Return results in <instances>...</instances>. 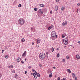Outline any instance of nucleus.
Returning a JSON list of instances; mask_svg holds the SVG:
<instances>
[{"mask_svg":"<svg viewBox=\"0 0 80 80\" xmlns=\"http://www.w3.org/2000/svg\"><path fill=\"white\" fill-rule=\"evenodd\" d=\"M39 57L40 60H44L45 58V54L44 52H41L39 54Z\"/></svg>","mask_w":80,"mask_h":80,"instance_id":"1","label":"nucleus"},{"mask_svg":"<svg viewBox=\"0 0 80 80\" xmlns=\"http://www.w3.org/2000/svg\"><path fill=\"white\" fill-rule=\"evenodd\" d=\"M18 22L20 25H23L25 24V20L23 18H20Z\"/></svg>","mask_w":80,"mask_h":80,"instance_id":"2","label":"nucleus"},{"mask_svg":"<svg viewBox=\"0 0 80 80\" xmlns=\"http://www.w3.org/2000/svg\"><path fill=\"white\" fill-rule=\"evenodd\" d=\"M42 14H43V11L42 10L39 9L38 13V16L40 17V16H42Z\"/></svg>","mask_w":80,"mask_h":80,"instance_id":"3","label":"nucleus"},{"mask_svg":"<svg viewBox=\"0 0 80 80\" xmlns=\"http://www.w3.org/2000/svg\"><path fill=\"white\" fill-rule=\"evenodd\" d=\"M56 33L55 31H52V36L53 37H56V38H57V35H56Z\"/></svg>","mask_w":80,"mask_h":80,"instance_id":"4","label":"nucleus"},{"mask_svg":"<svg viewBox=\"0 0 80 80\" xmlns=\"http://www.w3.org/2000/svg\"><path fill=\"white\" fill-rule=\"evenodd\" d=\"M63 42L65 45H67L68 44V40L67 39H64L63 40Z\"/></svg>","mask_w":80,"mask_h":80,"instance_id":"5","label":"nucleus"},{"mask_svg":"<svg viewBox=\"0 0 80 80\" xmlns=\"http://www.w3.org/2000/svg\"><path fill=\"white\" fill-rule=\"evenodd\" d=\"M54 27H53V25H51V26H49V27L48 28V30H50V29H52V28H53Z\"/></svg>","mask_w":80,"mask_h":80,"instance_id":"6","label":"nucleus"},{"mask_svg":"<svg viewBox=\"0 0 80 80\" xmlns=\"http://www.w3.org/2000/svg\"><path fill=\"white\" fill-rule=\"evenodd\" d=\"M41 41V40L39 38L38 39L37 43V44H38V43H40Z\"/></svg>","mask_w":80,"mask_h":80,"instance_id":"7","label":"nucleus"},{"mask_svg":"<svg viewBox=\"0 0 80 80\" xmlns=\"http://www.w3.org/2000/svg\"><path fill=\"white\" fill-rule=\"evenodd\" d=\"M26 53H27V51H25L22 54V56L23 57H25V56H26Z\"/></svg>","mask_w":80,"mask_h":80,"instance_id":"8","label":"nucleus"},{"mask_svg":"<svg viewBox=\"0 0 80 80\" xmlns=\"http://www.w3.org/2000/svg\"><path fill=\"white\" fill-rule=\"evenodd\" d=\"M21 60V58H18L17 59V62H20V60Z\"/></svg>","mask_w":80,"mask_h":80,"instance_id":"9","label":"nucleus"},{"mask_svg":"<svg viewBox=\"0 0 80 80\" xmlns=\"http://www.w3.org/2000/svg\"><path fill=\"white\" fill-rule=\"evenodd\" d=\"M55 9L56 11H57L58 9V6H56L55 8Z\"/></svg>","mask_w":80,"mask_h":80,"instance_id":"10","label":"nucleus"},{"mask_svg":"<svg viewBox=\"0 0 80 80\" xmlns=\"http://www.w3.org/2000/svg\"><path fill=\"white\" fill-rule=\"evenodd\" d=\"M15 78L16 79H18V76L17 74H15Z\"/></svg>","mask_w":80,"mask_h":80,"instance_id":"11","label":"nucleus"},{"mask_svg":"<svg viewBox=\"0 0 80 80\" xmlns=\"http://www.w3.org/2000/svg\"><path fill=\"white\" fill-rule=\"evenodd\" d=\"M76 58H77V59H80V55H76Z\"/></svg>","mask_w":80,"mask_h":80,"instance_id":"12","label":"nucleus"},{"mask_svg":"<svg viewBox=\"0 0 80 80\" xmlns=\"http://www.w3.org/2000/svg\"><path fill=\"white\" fill-rule=\"evenodd\" d=\"M8 68H13V65H10L8 67Z\"/></svg>","mask_w":80,"mask_h":80,"instance_id":"13","label":"nucleus"},{"mask_svg":"<svg viewBox=\"0 0 80 80\" xmlns=\"http://www.w3.org/2000/svg\"><path fill=\"white\" fill-rule=\"evenodd\" d=\"M65 10V7L63 6L61 8V10L62 11H63Z\"/></svg>","mask_w":80,"mask_h":80,"instance_id":"14","label":"nucleus"},{"mask_svg":"<svg viewBox=\"0 0 80 80\" xmlns=\"http://www.w3.org/2000/svg\"><path fill=\"white\" fill-rule=\"evenodd\" d=\"M72 76L73 78L75 77V74L74 73H72Z\"/></svg>","mask_w":80,"mask_h":80,"instance_id":"15","label":"nucleus"},{"mask_svg":"<svg viewBox=\"0 0 80 80\" xmlns=\"http://www.w3.org/2000/svg\"><path fill=\"white\" fill-rule=\"evenodd\" d=\"M48 73L49 74H50V73H52V71H51L50 70H48Z\"/></svg>","mask_w":80,"mask_h":80,"instance_id":"16","label":"nucleus"},{"mask_svg":"<svg viewBox=\"0 0 80 80\" xmlns=\"http://www.w3.org/2000/svg\"><path fill=\"white\" fill-rule=\"evenodd\" d=\"M67 71L69 73H71L72 72V71H70V70L69 69H68L67 70Z\"/></svg>","mask_w":80,"mask_h":80,"instance_id":"17","label":"nucleus"},{"mask_svg":"<svg viewBox=\"0 0 80 80\" xmlns=\"http://www.w3.org/2000/svg\"><path fill=\"white\" fill-rule=\"evenodd\" d=\"M66 57L67 59H68V60L70 59V56H66Z\"/></svg>","mask_w":80,"mask_h":80,"instance_id":"18","label":"nucleus"},{"mask_svg":"<svg viewBox=\"0 0 80 80\" xmlns=\"http://www.w3.org/2000/svg\"><path fill=\"white\" fill-rule=\"evenodd\" d=\"M52 76H53V74L52 73H51L49 75V77H50V78H51Z\"/></svg>","mask_w":80,"mask_h":80,"instance_id":"19","label":"nucleus"},{"mask_svg":"<svg viewBox=\"0 0 80 80\" xmlns=\"http://www.w3.org/2000/svg\"><path fill=\"white\" fill-rule=\"evenodd\" d=\"M36 75L37 76H38V77H40V75L38 73H37Z\"/></svg>","mask_w":80,"mask_h":80,"instance_id":"20","label":"nucleus"},{"mask_svg":"<svg viewBox=\"0 0 80 80\" xmlns=\"http://www.w3.org/2000/svg\"><path fill=\"white\" fill-rule=\"evenodd\" d=\"M39 6H40V7H45V5L43 4H40L39 5Z\"/></svg>","mask_w":80,"mask_h":80,"instance_id":"21","label":"nucleus"},{"mask_svg":"<svg viewBox=\"0 0 80 80\" xmlns=\"http://www.w3.org/2000/svg\"><path fill=\"white\" fill-rule=\"evenodd\" d=\"M33 76L35 78H37V76L36 75V74H33Z\"/></svg>","mask_w":80,"mask_h":80,"instance_id":"22","label":"nucleus"},{"mask_svg":"<svg viewBox=\"0 0 80 80\" xmlns=\"http://www.w3.org/2000/svg\"><path fill=\"white\" fill-rule=\"evenodd\" d=\"M21 41L22 42H25V39L24 38H22L21 39Z\"/></svg>","mask_w":80,"mask_h":80,"instance_id":"23","label":"nucleus"},{"mask_svg":"<svg viewBox=\"0 0 80 80\" xmlns=\"http://www.w3.org/2000/svg\"><path fill=\"white\" fill-rule=\"evenodd\" d=\"M5 58H6V59H7V58H8V55H6L5 56Z\"/></svg>","mask_w":80,"mask_h":80,"instance_id":"24","label":"nucleus"},{"mask_svg":"<svg viewBox=\"0 0 80 80\" xmlns=\"http://www.w3.org/2000/svg\"><path fill=\"white\" fill-rule=\"evenodd\" d=\"M51 50L52 52H53V51H54V48H52Z\"/></svg>","mask_w":80,"mask_h":80,"instance_id":"25","label":"nucleus"},{"mask_svg":"<svg viewBox=\"0 0 80 80\" xmlns=\"http://www.w3.org/2000/svg\"><path fill=\"white\" fill-rule=\"evenodd\" d=\"M38 10V9L37 8H34V11H35L36 12H37V11Z\"/></svg>","mask_w":80,"mask_h":80,"instance_id":"26","label":"nucleus"},{"mask_svg":"<svg viewBox=\"0 0 80 80\" xmlns=\"http://www.w3.org/2000/svg\"><path fill=\"white\" fill-rule=\"evenodd\" d=\"M59 57H60V54H59V53H58L57 55V57L58 58Z\"/></svg>","mask_w":80,"mask_h":80,"instance_id":"27","label":"nucleus"},{"mask_svg":"<svg viewBox=\"0 0 80 80\" xmlns=\"http://www.w3.org/2000/svg\"><path fill=\"white\" fill-rule=\"evenodd\" d=\"M21 63H22V64H23L24 63V62H23V60H22L21 61Z\"/></svg>","mask_w":80,"mask_h":80,"instance_id":"28","label":"nucleus"},{"mask_svg":"<svg viewBox=\"0 0 80 80\" xmlns=\"http://www.w3.org/2000/svg\"><path fill=\"white\" fill-rule=\"evenodd\" d=\"M34 72V74H37V72L36 71H35Z\"/></svg>","mask_w":80,"mask_h":80,"instance_id":"29","label":"nucleus"},{"mask_svg":"<svg viewBox=\"0 0 80 80\" xmlns=\"http://www.w3.org/2000/svg\"><path fill=\"white\" fill-rule=\"evenodd\" d=\"M62 38H65V35H64V34H63L62 35Z\"/></svg>","mask_w":80,"mask_h":80,"instance_id":"30","label":"nucleus"},{"mask_svg":"<svg viewBox=\"0 0 80 80\" xmlns=\"http://www.w3.org/2000/svg\"><path fill=\"white\" fill-rule=\"evenodd\" d=\"M62 61L63 62H65V59H62Z\"/></svg>","mask_w":80,"mask_h":80,"instance_id":"31","label":"nucleus"},{"mask_svg":"<svg viewBox=\"0 0 80 80\" xmlns=\"http://www.w3.org/2000/svg\"><path fill=\"white\" fill-rule=\"evenodd\" d=\"M46 56H48V52H46Z\"/></svg>","mask_w":80,"mask_h":80,"instance_id":"32","label":"nucleus"},{"mask_svg":"<svg viewBox=\"0 0 80 80\" xmlns=\"http://www.w3.org/2000/svg\"><path fill=\"white\" fill-rule=\"evenodd\" d=\"M64 23H65V25H67V24H68L67 22V21H65Z\"/></svg>","mask_w":80,"mask_h":80,"instance_id":"33","label":"nucleus"},{"mask_svg":"<svg viewBox=\"0 0 80 80\" xmlns=\"http://www.w3.org/2000/svg\"><path fill=\"white\" fill-rule=\"evenodd\" d=\"M39 66L40 67H42V64H39Z\"/></svg>","mask_w":80,"mask_h":80,"instance_id":"34","label":"nucleus"},{"mask_svg":"<svg viewBox=\"0 0 80 80\" xmlns=\"http://www.w3.org/2000/svg\"><path fill=\"white\" fill-rule=\"evenodd\" d=\"M56 2L57 3H58L59 2V0H56Z\"/></svg>","mask_w":80,"mask_h":80,"instance_id":"35","label":"nucleus"},{"mask_svg":"<svg viewBox=\"0 0 80 80\" xmlns=\"http://www.w3.org/2000/svg\"><path fill=\"white\" fill-rule=\"evenodd\" d=\"M52 13H53V12H52V11H51L50 12V13L51 14H52Z\"/></svg>","mask_w":80,"mask_h":80,"instance_id":"36","label":"nucleus"},{"mask_svg":"<svg viewBox=\"0 0 80 80\" xmlns=\"http://www.w3.org/2000/svg\"><path fill=\"white\" fill-rule=\"evenodd\" d=\"M75 80H78V78H77V77L75 78Z\"/></svg>","mask_w":80,"mask_h":80,"instance_id":"37","label":"nucleus"},{"mask_svg":"<svg viewBox=\"0 0 80 80\" xmlns=\"http://www.w3.org/2000/svg\"><path fill=\"white\" fill-rule=\"evenodd\" d=\"M15 70H13V71H12V73H15Z\"/></svg>","mask_w":80,"mask_h":80,"instance_id":"38","label":"nucleus"},{"mask_svg":"<svg viewBox=\"0 0 80 80\" xmlns=\"http://www.w3.org/2000/svg\"><path fill=\"white\" fill-rule=\"evenodd\" d=\"M18 7H21V4H19L18 5Z\"/></svg>","mask_w":80,"mask_h":80,"instance_id":"39","label":"nucleus"},{"mask_svg":"<svg viewBox=\"0 0 80 80\" xmlns=\"http://www.w3.org/2000/svg\"><path fill=\"white\" fill-rule=\"evenodd\" d=\"M77 13H78V9L76 11Z\"/></svg>","mask_w":80,"mask_h":80,"instance_id":"40","label":"nucleus"},{"mask_svg":"<svg viewBox=\"0 0 80 80\" xmlns=\"http://www.w3.org/2000/svg\"><path fill=\"white\" fill-rule=\"evenodd\" d=\"M62 25H63V26H65V23L64 22H63Z\"/></svg>","mask_w":80,"mask_h":80,"instance_id":"41","label":"nucleus"},{"mask_svg":"<svg viewBox=\"0 0 80 80\" xmlns=\"http://www.w3.org/2000/svg\"><path fill=\"white\" fill-rule=\"evenodd\" d=\"M27 71H25V74H27Z\"/></svg>","mask_w":80,"mask_h":80,"instance_id":"42","label":"nucleus"},{"mask_svg":"<svg viewBox=\"0 0 80 80\" xmlns=\"http://www.w3.org/2000/svg\"><path fill=\"white\" fill-rule=\"evenodd\" d=\"M58 80H60V77H58Z\"/></svg>","mask_w":80,"mask_h":80,"instance_id":"43","label":"nucleus"},{"mask_svg":"<svg viewBox=\"0 0 80 80\" xmlns=\"http://www.w3.org/2000/svg\"><path fill=\"white\" fill-rule=\"evenodd\" d=\"M62 80H66V78H63V79Z\"/></svg>","mask_w":80,"mask_h":80,"instance_id":"44","label":"nucleus"},{"mask_svg":"<svg viewBox=\"0 0 80 80\" xmlns=\"http://www.w3.org/2000/svg\"><path fill=\"white\" fill-rule=\"evenodd\" d=\"M53 68L54 69H55V68H56L55 67H53Z\"/></svg>","mask_w":80,"mask_h":80,"instance_id":"45","label":"nucleus"},{"mask_svg":"<svg viewBox=\"0 0 80 80\" xmlns=\"http://www.w3.org/2000/svg\"><path fill=\"white\" fill-rule=\"evenodd\" d=\"M32 70L33 72H34V71H35L33 69H32Z\"/></svg>","mask_w":80,"mask_h":80,"instance_id":"46","label":"nucleus"},{"mask_svg":"<svg viewBox=\"0 0 80 80\" xmlns=\"http://www.w3.org/2000/svg\"><path fill=\"white\" fill-rule=\"evenodd\" d=\"M3 52H4V50H2V53H3Z\"/></svg>","mask_w":80,"mask_h":80,"instance_id":"47","label":"nucleus"},{"mask_svg":"<svg viewBox=\"0 0 80 80\" xmlns=\"http://www.w3.org/2000/svg\"><path fill=\"white\" fill-rule=\"evenodd\" d=\"M2 76V74H0V78H1Z\"/></svg>","mask_w":80,"mask_h":80,"instance_id":"48","label":"nucleus"},{"mask_svg":"<svg viewBox=\"0 0 80 80\" xmlns=\"http://www.w3.org/2000/svg\"><path fill=\"white\" fill-rule=\"evenodd\" d=\"M28 68H31V67L30 66H29V67H28Z\"/></svg>","mask_w":80,"mask_h":80,"instance_id":"49","label":"nucleus"},{"mask_svg":"<svg viewBox=\"0 0 80 80\" xmlns=\"http://www.w3.org/2000/svg\"><path fill=\"white\" fill-rule=\"evenodd\" d=\"M80 3H78V6H80Z\"/></svg>","mask_w":80,"mask_h":80,"instance_id":"50","label":"nucleus"},{"mask_svg":"<svg viewBox=\"0 0 80 80\" xmlns=\"http://www.w3.org/2000/svg\"><path fill=\"white\" fill-rule=\"evenodd\" d=\"M33 73H31L32 76H33Z\"/></svg>","mask_w":80,"mask_h":80,"instance_id":"51","label":"nucleus"},{"mask_svg":"<svg viewBox=\"0 0 80 80\" xmlns=\"http://www.w3.org/2000/svg\"><path fill=\"white\" fill-rule=\"evenodd\" d=\"M59 50V49H58V48H57V50Z\"/></svg>","mask_w":80,"mask_h":80,"instance_id":"52","label":"nucleus"},{"mask_svg":"<svg viewBox=\"0 0 80 80\" xmlns=\"http://www.w3.org/2000/svg\"><path fill=\"white\" fill-rule=\"evenodd\" d=\"M47 58H48V56H47Z\"/></svg>","mask_w":80,"mask_h":80,"instance_id":"53","label":"nucleus"},{"mask_svg":"<svg viewBox=\"0 0 80 80\" xmlns=\"http://www.w3.org/2000/svg\"><path fill=\"white\" fill-rule=\"evenodd\" d=\"M32 45H34V43L33 42V43H32Z\"/></svg>","mask_w":80,"mask_h":80,"instance_id":"54","label":"nucleus"},{"mask_svg":"<svg viewBox=\"0 0 80 80\" xmlns=\"http://www.w3.org/2000/svg\"><path fill=\"white\" fill-rule=\"evenodd\" d=\"M78 43H80V41H78Z\"/></svg>","mask_w":80,"mask_h":80,"instance_id":"55","label":"nucleus"},{"mask_svg":"<svg viewBox=\"0 0 80 80\" xmlns=\"http://www.w3.org/2000/svg\"><path fill=\"white\" fill-rule=\"evenodd\" d=\"M25 61H26L27 60V59H25Z\"/></svg>","mask_w":80,"mask_h":80,"instance_id":"56","label":"nucleus"},{"mask_svg":"<svg viewBox=\"0 0 80 80\" xmlns=\"http://www.w3.org/2000/svg\"><path fill=\"white\" fill-rule=\"evenodd\" d=\"M1 68V66H0V68Z\"/></svg>","mask_w":80,"mask_h":80,"instance_id":"57","label":"nucleus"},{"mask_svg":"<svg viewBox=\"0 0 80 80\" xmlns=\"http://www.w3.org/2000/svg\"><path fill=\"white\" fill-rule=\"evenodd\" d=\"M64 47H66V46H64Z\"/></svg>","mask_w":80,"mask_h":80,"instance_id":"58","label":"nucleus"},{"mask_svg":"<svg viewBox=\"0 0 80 80\" xmlns=\"http://www.w3.org/2000/svg\"><path fill=\"white\" fill-rule=\"evenodd\" d=\"M57 77V76H55V77Z\"/></svg>","mask_w":80,"mask_h":80,"instance_id":"59","label":"nucleus"}]
</instances>
